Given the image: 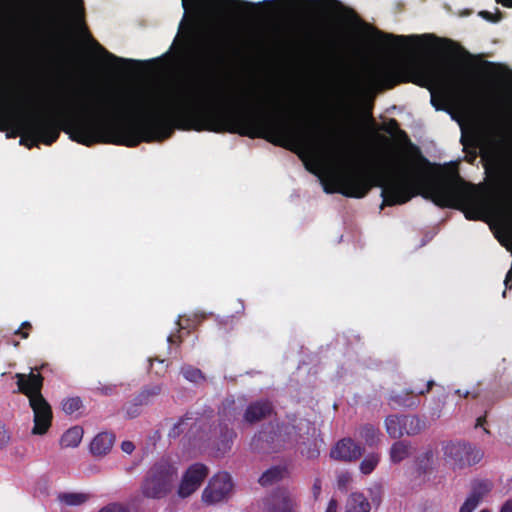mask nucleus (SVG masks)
<instances>
[{
    "mask_svg": "<svg viewBox=\"0 0 512 512\" xmlns=\"http://www.w3.org/2000/svg\"><path fill=\"white\" fill-rule=\"evenodd\" d=\"M220 90L178 89L164 97L161 105L146 109L143 94L111 93L109 99L114 106L128 111L119 115L122 119L130 115L140 118L132 122H118L119 127L104 131L97 122L86 121L84 130L76 133L78 141L91 144L96 141H110L114 145L136 147L142 142L163 141L172 136L174 130L209 131L232 133L252 139L261 138L275 146L296 153L306 169L314 172L307 159H317L322 152L336 151L339 146L331 135L319 133L292 121L286 115L267 112L262 109H223L208 105L220 98ZM222 96V93H221Z\"/></svg>",
    "mask_w": 512,
    "mask_h": 512,
    "instance_id": "f257e3e1",
    "label": "nucleus"
},
{
    "mask_svg": "<svg viewBox=\"0 0 512 512\" xmlns=\"http://www.w3.org/2000/svg\"><path fill=\"white\" fill-rule=\"evenodd\" d=\"M111 93L101 94L97 102L88 101L87 94L83 91V101H70L69 112L61 115L59 122L49 117L34 115L25 117L24 111L31 104V97L28 94H20L17 97L9 93L2 96L0 105V131L7 130L13 123H17L23 129L20 144L31 149L39 143L52 145L60 136V131L69 135L72 141L85 146H92L97 143L114 144L110 141H96L91 144H85L78 141L76 133L84 130L86 121L97 122L101 130L110 131L119 127L118 122L107 121V119H117V117L127 109L114 106L113 100L109 99Z\"/></svg>",
    "mask_w": 512,
    "mask_h": 512,
    "instance_id": "f03ea898",
    "label": "nucleus"
},
{
    "mask_svg": "<svg viewBox=\"0 0 512 512\" xmlns=\"http://www.w3.org/2000/svg\"><path fill=\"white\" fill-rule=\"evenodd\" d=\"M387 133H397L414 154L417 164L412 169H404L396 177L384 182L382 177H376L360 169H351L341 173L333 179L332 183H324L326 193H339L345 197L363 198L373 186L382 187V206L405 204L418 195V189L424 185V180L430 174L432 164L424 157L420 149L411 143L407 133L399 128L396 119L391 118L383 128Z\"/></svg>",
    "mask_w": 512,
    "mask_h": 512,
    "instance_id": "7ed1b4c3",
    "label": "nucleus"
},
{
    "mask_svg": "<svg viewBox=\"0 0 512 512\" xmlns=\"http://www.w3.org/2000/svg\"><path fill=\"white\" fill-rule=\"evenodd\" d=\"M373 82L384 89H392L400 83L412 82L431 93V105L436 110H446V93L437 95L436 89H446L451 82L441 66L433 61L426 60L411 65L397 63H383L372 71Z\"/></svg>",
    "mask_w": 512,
    "mask_h": 512,
    "instance_id": "20e7f679",
    "label": "nucleus"
},
{
    "mask_svg": "<svg viewBox=\"0 0 512 512\" xmlns=\"http://www.w3.org/2000/svg\"><path fill=\"white\" fill-rule=\"evenodd\" d=\"M430 175L425 178L424 185L420 187L421 194L431 199L441 208H455L464 212L469 220L482 218L484 204L478 188L464 181L459 175L454 180L429 181Z\"/></svg>",
    "mask_w": 512,
    "mask_h": 512,
    "instance_id": "39448f33",
    "label": "nucleus"
},
{
    "mask_svg": "<svg viewBox=\"0 0 512 512\" xmlns=\"http://www.w3.org/2000/svg\"><path fill=\"white\" fill-rule=\"evenodd\" d=\"M178 470L167 457L155 461L145 472L139 487L144 498L160 500L166 498L173 490Z\"/></svg>",
    "mask_w": 512,
    "mask_h": 512,
    "instance_id": "423d86ee",
    "label": "nucleus"
},
{
    "mask_svg": "<svg viewBox=\"0 0 512 512\" xmlns=\"http://www.w3.org/2000/svg\"><path fill=\"white\" fill-rule=\"evenodd\" d=\"M484 456L482 450L466 442H448L443 446L444 460L453 470H462L478 464Z\"/></svg>",
    "mask_w": 512,
    "mask_h": 512,
    "instance_id": "0eeeda50",
    "label": "nucleus"
},
{
    "mask_svg": "<svg viewBox=\"0 0 512 512\" xmlns=\"http://www.w3.org/2000/svg\"><path fill=\"white\" fill-rule=\"evenodd\" d=\"M228 39L220 33L208 32L197 44V52L201 59L210 66L223 65L227 60Z\"/></svg>",
    "mask_w": 512,
    "mask_h": 512,
    "instance_id": "6e6552de",
    "label": "nucleus"
},
{
    "mask_svg": "<svg viewBox=\"0 0 512 512\" xmlns=\"http://www.w3.org/2000/svg\"><path fill=\"white\" fill-rule=\"evenodd\" d=\"M341 19L347 24L363 27L370 34L372 40L379 44H390L393 42V44L399 45L407 43L410 40L421 39L419 36H395L393 34L384 33L364 22L352 8L344 7Z\"/></svg>",
    "mask_w": 512,
    "mask_h": 512,
    "instance_id": "1a4fd4ad",
    "label": "nucleus"
},
{
    "mask_svg": "<svg viewBox=\"0 0 512 512\" xmlns=\"http://www.w3.org/2000/svg\"><path fill=\"white\" fill-rule=\"evenodd\" d=\"M233 488L232 478L227 472L215 474L202 492V501L214 505L226 500Z\"/></svg>",
    "mask_w": 512,
    "mask_h": 512,
    "instance_id": "9d476101",
    "label": "nucleus"
},
{
    "mask_svg": "<svg viewBox=\"0 0 512 512\" xmlns=\"http://www.w3.org/2000/svg\"><path fill=\"white\" fill-rule=\"evenodd\" d=\"M50 371V365L48 363H44L39 367H34L31 369L30 373H16V384L18 387V392L25 395L28 400L31 397H38L42 395V388L44 377L41 372Z\"/></svg>",
    "mask_w": 512,
    "mask_h": 512,
    "instance_id": "9b49d317",
    "label": "nucleus"
},
{
    "mask_svg": "<svg viewBox=\"0 0 512 512\" xmlns=\"http://www.w3.org/2000/svg\"><path fill=\"white\" fill-rule=\"evenodd\" d=\"M209 474V469L202 463L190 465L184 472L178 487V495L187 498L196 492Z\"/></svg>",
    "mask_w": 512,
    "mask_h": 512,
    "instance_id": "f8f14e48",
    "label": "nucleus"
},
{
    "mask_svg": "<svg viewBox=\"0 0 512 512\" xmlns=\"http://www.w3.org/2000/svg\"><path fill=\"white\" fill-rule=\"evenodd\" d=\"M29 406L33 411L34 426L32 433L35 435L45 434L50 428L53 418L50 404L43 395H39L38 397H31Z\"/></svg>",
    "mask_w": 512,
    "mask_h": 512,
    "instance_id": "ddd939ff",
    "label": "nucleus"
},
{
    "mask_svg": "<svg viewBox=\"0 0 512 512\" xmlns=\"http://www.w3.org/2000/svg\"><path fill=\"white\" fill-rule=\"evenodd\" d=\"M435 382L433 380H428L426 382L425 389H420L417 392L411 389H405L399 392H391L388 398V404L391 408H406V409H415L420 405L419 396L425 395L431 391Z\"/></svg>",
    "mask_w": 512,
    "mask_h": 512,
    "instance_id": "4468645a",
    "label": "nucleus"
},
{
    "mask_svg": "<svg viewBox=\"0 0 512 512\" xmlns=\"http://www.w3.org/2000/svg\"><path fill=\"white\" fill-rule=\"evenodd\" d=\"M264 505L267 512H295L296 508L295 500L284 488H279L266 497Z\"/></svg>",
    "mask_w": 512,
    "mask_h": 512,
    "instance_id": "2eb2a0df",
    "label": "nucleus"
},
{
    "mask_svg": "<svg viewBox=\"0 0 512 512\" xmlns=\"http://www.w3.org/2000/svg\"><path fill=\"white\" fill-rule=\"evenodd\" d=\"M364 452V449L351 438L339 440L331 450V457L342 461L357 460Z\"/></svg>",
    "mask_w": 512,
    "mask_h": 512,
    "instance_id": "dca6fc26",
    "label": "nucleus"
},
{
    "mask_svg": "<svg viewBox=\"0 0 512 512\" xmlns=\"http://www.w3.org/2000/svg\"><path fill=\"white\" fill-rule=\"evenodd\" d=\"M273 410V405L268 400L254 401L247 406L243 420L248 424H255L270 417Z\"/></svg>",
    "mask_w": 512,
    "mask_h": 512,
    "instance_id": "f3484780",
    "label": "nucleus"
},
{
    "mask_svg": "<svg viewBox=\"0 0 512 512\" xmlns=\"http://www.w3.org/2000/svg\"><path fill=\"white\" fill-rule=\"evenodd\" d=\"M197 2H201L209 12L218 15L224 14L240 4H245L238 0H193L192 4ZM182 6L187 11L189 9L188 0H182Z\"/></svg>",
    "mask_w": 512,
    "mask_h": 512,
    "instance_id": "a211bd4d",
    "label": "nucleus"
},
{
    "mask_svg": "<svg viewBox=\"0 0 512 512\" xmlns=\"http://www.w3.org/2000/svg\"><path fill=\"white\" fill-rule=\"evenodd\" d=\"M115 435L109 432L97 434L90 443V451L94 456H104L112 449Z\"/></svg>",
    "mask_w": 512,
    "mask_h": 512,
    "instance_id": "6ab92c4d",
    "label": "nucleus"
},
{
    "mask_svg": "<svg viewBox=\"0 0 512 512\" xmlns=\"http://www.w3.org/2000/svg\"><path fill=\"white\" fill-rule=\"evenodd\" d=\"M236 436L237 434L234 429L229 428L227 425L222 426V424H219V436L215 442L217 453L220 455L228 453Z\"/></svg>",
    "mask_w": 512,
    "mask_h": 512,
    "instance_id": "aec40b11",
    "label": "nucleus"
},
{
    "mask_svg": "<svg viewBox=\"0 0 512 512\" xmlns=\"http://www.w3.org/2000/svg\"><path fill=\"white\" fill-rule=\"evenodd\" d=\"M493 488V483L489 479H474L471 482V491L468 497L476 503H480L485 496H487Z\"/></svg>",
    "mask_w": 512,
    "mask_h": 512,
    "instance_id": "412c9836",
    "label": "nucleus"
},
{
    "mask_svg": "<svg viewBox=\"0 0 512 512\" xmlns=\"http://www.w3.org/2000/svg\"><path fill=\"white\" fill-rule=\"evenodd\" d=\"M371 505L363 493H351L346 501L345 512H370Z\"/></svg>",
    "mask_w": 512,
    "mask_h": 512,
    "instance_id": "4be33fe9",
    "label": "nucleus"
},
{
    "mask_svg": "<svg viewBox=\"0 0 512 512\" xmlns=\"http://www.w3.org/2000/svg\"><path fill=\"white\" fill-rule=\"evenodd\" d=\"M412 453L411 443L408 441H396L392 444L389 452L390 461L398 464L407 459Z\"/></svg>",
    "mask_w": 512,
    "mask_h": 512,
    "instance_id": "5701e85b",
    "label": "nucleus"
},
{
    "mask_svg": "<svg viewBox=\"0 0 512 512\" xmlns=\"http://www.w3.org/2000/svg\"><path fill=\"white\" fill-rule=\"evenodd\" d=\"M83 32L85 34V37L91 42V44L95 47V49L100 52L101 54H103L108 60L110 61H113V62H121V63H125L129 66H136V65H139L140 62L139 61H136V60H131V59H124V58H120V57H117L115 56L114 54L110 53L109 51H107L103 46H101L93 37L92 35L90 34V32L88 31L85 23L83 22Z\"/></svg>",
    "mask_w": 512,
    "mask_h": 512,
    "instance_id": "b1692460",
    "label": "nucleus"
},
{
    "mask_svg": "<svg viewBox=\"0 0 512 512\" xmlns=\"http://www.w3.org/2000/svg\"><path fill=\"white\" fill-rule=\"evenodd\" d=\"M239 414L235 401L226 399L219 410V424L228 426L229 423H233L238 418Z\"/></svg>",
    "mask_w": 512,
    "mask_h": 512,
    "instance_id": "393cba45",
    "label": "nucleus"
},
{
    "mask_svg": "<svg viewBox=\"0 0 512 512\" xmlns=\"http://www.w3.org/2000/svg\"><path fill=\"white\" fill-rule=\"evenodd\" d=\"M83 429L80 426H74L69 428L61 436L60 445L63 448H74L77 447L83 438Z\"/></svg>",
    "mask_w": 512,
    "mask_h": 512,
    "instance_id": "a878e982",
    "label": "nucleus"
},
{
    "mask_svg": "<svg viewBox=\"0 0 512 512\" xmlns=\"http://www.w3.org/2000/svg\"><path fill=\"white\" fill-rule=\"evenodd\" d=\"M162 392V386L159 384L144 387L133 399L141 407L148 405L152 400L160 395Z\"/></svg>",
    "mask_w": 512,
    "mask_h": 512,
    "instance_id": "bb28decb",
    "label": "nucleus"
},
{
    "mask_svg": "<svg viewBox=\"0 0 512 512\" xmlns=\"http://www.w3.org/2000/svg\"><path fill=\"white\" fill-rule=\"evenodd\" d=\"M416 470L419 475L429 474L433 470L434 452L427 449L416 458Z\"/></svg>",
    "mask_w": 512,
    "mask_h": 512,
    "instance_id": "cd10ccee",
    "label": "nucleus"
},
{
    "mask_svg": "<svg viewBox=\"0 0 512 512\" xmlns=\"http://www.w3.org/2000/svg\"><path fill=\"white\" fill-rule=\"evenodd\" d=\"M286 469L280 466H273L262 473L258 482L261 486H270L277 483L284 477Z\"/></svg>",
    "mask_w": 512,
    "mask_h": 512,
    "instance_id": "c85d7f7f",
    "label": "nucleus"
},
{
    "mask_svg": "<svg viewBox=\"0 0 512 512\" xmlns=\"http://www.w3.org/2000/svg\"><path fill=\"white\" fill-rule=\"evenodd\" d=\"M423 423L416 415H402L403 435L414 436L421 432Z\"/></svg>",
    "mask_w": 512,
    "mask_h": 512,
    "instance_id": "c756f323",
    "label": "nucleus"
},
{
    "mask_svg": "<svg viewBox=\"0 0 512 512\" xmlns=\"http://www.w3.org/2000/svg\"><path fill=\"white\" fill-rule=\"evenodd\" d=\"M385 427L387 434L394 439L403 436L402 415H389L385 419Z\"/></svg>",
    "mask_w": 512,
    "mask_h": 512,
    "instance_id": "7c9ffc66",
    "label": "nucleus"
},
{
    "mask_svg": "<svg viewBox=\"0 0 512 512\" xmlns=\"http://www.w3.org/2000/svg\"><path fill=\"white\" fill-rule=\"evenodd\" d=\"M379 435V429L372 424H364L359 428V437L370 447L378 444Z\"/></svg>",
    "mask_w": 512,
    "mask_h": 512,
    "instance_id": "2f4dec72",
    "label": "nucleus"
},
{
    "mask_svg": "<svg viewBox=\"0 0 512 512\" xmlns=\"http://www.w3.org/2000/svg\"><path fill=\"white\" fill-rule=\"evenodd\" d=\"M89 495L85 493H63L59 495V500L69 506H77L85 503Z\"/></svg>",
    "mask_w": 512,
    "mask_h": 512,
    "instance_id": "473e14b6",
    "label": "nucleus"
},
{
    "mask_svg": "<svg viewBox=\"0 0 512 512\" xmlns=\"http://www.w3.org/2000/svg\"><path fill=\"white\" fill-rule=\"evenodd\" d=\"M380 456L377 453L368 454L360 464V470L363 474H370L378 465Z\"/></svg>",
    "mask_w": 512,
    "mask_h": 512,
    "instance_id": "72a5a7b5",
    "label": "nucleus"
},
{
    "mask_svg": "<svg viewBox=\"0 0 512 512\" xmlns=\"http://www.w3.org/2000/svg\"><path fill=\"white\" fill-rule=\"evenodd\" d=\"M181 373L184 376V378L190 382L197 383L200 380L205 379L202 371L191 365L183 366L181 368Z\"/></svg>",
    "mask_w": 512,
    "mask_h": 512,
    "instance_id": "f704fd0d",
    "label": "nucleus"
},
{
    "mask_svg": "<svg viewBox=\"0 0 512 512\" xmlns=\"http://www.w3.org/2000/svg\"><path fill=\"white\" fill-rule=\"evenodd\" d=\"M192 419L193 418L190 416V413H186L170 429V431L168 433L169 438H177V437H179L185 431L186 427L188 426L187 421L188 420H192Z\"/></svg>",
    "mask_w": 512,
    "mask_h": 512,
    "instance_id": "c9c22d12",
    "label": "nucleus"
},
{
    "mask_svg": "<svg viewBox=\"0 0 512 512\" xmlns=\"http://www.w3.org/2000/svg\"><path fill=\"white\" fill-rule=\"evenodd\" d=\"M82 405L83 404L80 397H70L62 401V409L68 415L78 411Z\"/></svg>",
    "mask_w": 512,
    "mask_h": 512,
    "instance_id": "e433bc0d",
    "label": "nucleus"
},
{
    "mask_svg": "<svg viewBox=\"0 0 512 512\" xmlns=\"http://www.w3.org/2000/svg\"><path fill=\"white\" fill-rule=\"evenodd\" d=\"M94 391L95 393L102 396H111L116 393L117 385L98 382L97 386L94 388Z\"/></svg>",
    "mask_w": 512,
    "mask_h": 512,
    "instance_id": "4c0bfd02",
    "label": "nucleus"
},
{
    "mask_svg": "<svg viewBox=\"0 0 512 512\" xmlns=\"http://www.w3.org/2000/svg\"><path fill=\"white\" fill-rule=\"evenodd\" d=\"M271 431L267 432L266 430H261L258 435L255 436L254 439H257V441H263L268 444H274L277 435V431L274 430L273 426H269Z\"/></svg>",
    "mask_w": 512,
    "mask_h": 512,
    "instance_id": "58836bf2",
    "label": "nucleus"
},
{
    "mask_svg": "<svg viewBox=\"0 0 512 512\" xmlns=\"http://www.w3.org/2000/svg\"><path fill=\"white\" fill-rule=\"evenodd\" d=\"M177 325L179 326L178 330L169 335L168 338H167V341L171 344V345H180L181 342H182V335H181V331L183 329H187L188 326L187 325H184L183 323V320L182 318H180L178 321H177Z\"/></svg>",
    "mask_w": 512,
    "mask_h": 512,
    "instance_id": "ea45409f",
    "label": "nucleus"
},
{
    "mask_svg": "<svg viewBox=\"0 0 512 512\" xmlns=\"http://www.w3.org/2000/svg\"><path fill=\"white\" fill-rule=\"evenodd\" d=\"M352 481L351 474L349 472H342L337 477L338 489L347 491L349 484Z\"/></svg>",
    "mask_w": 512,
    "mask_h": 512,
    "instance_id": "a19ab883",
    "label": "nucleus"
},
{
    "mask_svg": "<svg viewBox=\"0 0 512 512\" xmlns=\"http://www.w3.org/2000/svg\"><path fill=\"white\" fill-rule=\"evenodd\" d=\"M126 416L130 419L136 418L141 413V406L134 399L125 408Z\"/></svg>",
    "mask_w": 512,
    "mask_h": 512,
    "instance_id": "79ce46f5",
    "label": "nucleus"
},
{
    "mask_svg": "<svg viewBox=\"0 0 512 512\" xmlns=\"http://www.w3.org/2000/svg\"><path fill=\"white\" fill-rule=\"evenodd\" d=\"M32 329V325L28 321H24L20 328L15 331L16 335H19L22 339H27L29 337V331Z\"/></svg>",
    "mask_w": 512,
    "mask_h": 512,
    "instance_id": "37998d69",
    "label": "nucleus"
},
{
    "mask_svg": "<svg viewBox=\"0 0 512 512\" xmlns=\"http://www.w3.org/2000/svg\"><path fill=\"white\" fill-rule=\"evenodd\" d=\"M479 504L469 497L466 498L465 502L460 507L459 512H473Z\"/></svg>",
    "mask_w": 512,
    "mask_h": 512,
    "instance_id": "c03bdc74",
    "label": "nucleus"
},
{
    "mask_svg": "<svg viewBox=\"0 0 512 512\" xmlns=\"http://www.w3.org/2000/svg\"><path fill=\"white\" fill-rule=\"evenodd\" d=\"M7 138H14L18 135L22 136L23 129L17 123H13L7 130Z\"/></svg>",
    "mask_w": 512,
    "mask_h": 512,
    "instance_id": "a18cd8bd",
    "label": "nucleus"
},
{
    "mask_svg": "<svg viewBox=\"0 0 512 512\" xmlns=\"http://www.w3.org/2000/svg\"><path fill=\"white\" fill-rule=\"evenodd\" d=\"M10 441V434L3 425L0 424V448L5 447Z\"/></svg>",
    "mask_w": 512,
    "mask_h": 512,
    "instance_id": "49530a36",
    "label": "nucleus"
},
{
    "mask_svg": "<svg viewBox=\"0 0 512 512\" xmlns=\"http://www.w3.org/2000/svg\"><path fill=\"white\" fill-rule=\"evenodd\" d=\"M321 490H322V482L320 480V478H315L314 482H313V486H312V494H313V498L314 500H317L321 494Z\"/></svg>",
    "mask_w": 512,
    "mask_h": 512,
    "instance_id": "de8ad7c7",
    "label": "nucleus"
},
{
    "mask_svg": "<svg viewBox=\"0 0 512 512\" xmlns=\"http://www.w3.org/2000/svg\"><path fill=\"white\" fill-rule=\"evenodd\" d=\"M99 512H128L124 507L119 504H109L103 507Z\"/></svg>",
    "mask_w": 512,
    "mask_h": 512,
    "instance_id": "09e8293b",
    "label": "nucleus"
},
{
    "mask_svg": "<svg viewBox=\"0 0 512 512\" xmlns=\"http://www.w3.org/2000/svg\"><path fill=\"white\" fill-rule=\"evenodd\" d=\"M121 449L123 452L131 454L135 449V445L131 441H123L121 443Z\"/></svg>",
    "mask_w": 512,
    "mask_h": 512,
    "instance_id": "8fccbe9b",
    "label": "nucleus"
},
{
    "mask_svg": "<svg viewBox=\"0 0 512 512\" xmlns=\"http://www.w3.org/2000/svg\"><path fill=\"white\" fill-rule=\"evenodd\" d=\"M505 290L503 292V296L506 295V290L512 288V268L507 272L505 280H504Z\"/></svg>",
    "mask_w": 512,
    "mask_h": 512,
    "instance_id": "3c124183",
    "label": "nucleus"
},
{
    "mask_svg": "<svg viewBox=\"0 0 512 512\" xmlns=\"http://www.w3.org/2000/svg\"><path fill=\"white\" fill-rule=\"evenodd\" d=\"M338 503L335 499H331L328 503V506L326 508L325 512H337Z\"/></svg>",
    "mask_w": 512,
    "mask_h": 512,
    "instance_id": "603ef678",
    "label": "nucleus"
},
{
    "mask_svg": "<svg viewBox=\"0 0 512 512\" xmlns=\"http://www.w3.org/2000/svg\"><path fill=\"white\" fill-rule=\"evenodd\" d=\"M500 512H512V499L507 500L502 505Z\"/></svg>",
    "mask_w": 512,
    "mask_h": 512,
    "instance_id": "864d4df0",
    "label": "nucleus"
},
{
    "mask_svg": "<svg viewBox=\"0 0 512 512\" xmlns=\"http://www.w3.org/2000/svg\"><path fill=\"white\" fill-rule=\"evenodd\" d=\"M294 429H295V426H293V425H285V424H283L281 426H277V430L278 431H282L283 430L286 433H290V431L294 430Z\"/></svg>",
    "mask_w": 512,
    "mask_h": 512,
    "instance_id": "5fc2aeb1",
    "label": "nucleus"
},
{
    "mask_svg": "<svg viewBox=\"0 0 512 512\" xmlns=\"http://www.w3.org/2000/svg\"><path fill=\"white\" fill-rule=\"evenodd\" d=\"M58 8L61 13L65 14L67 12V4L65 0H58Z\"/></svg>",
    "mask_w": 512,
    "mask_h": 512,
    "instance_id": "6e6d98bb",
    "label": "nucleus"
},
{
    "mask_svg": "<svg viewBox=\"0 0 512 512\" xmlns=\"http://www.w3.org/2000/svg\"><path fill=\"white\" fill-rule=\"evenodd\" d=\"M486 423V416H480L477 418L476 420V427H483L484 424Z\"/></svg>",
    "mask_w": 512,
    "mask_h": 512,
    "instance_id": "4d7b16f0",
    "label": "nucleus"
},
{
    "mask_svg": "<svg viewBox=\"0 0 512 512\" xmlns=\"http://www.w3.org/2000/svg\"><path fill=\"white\" fill-rule=\"evenodd\" d=\"M480 16H482L486 20H489V21L492 20V13L489 11H481Z\"/></svg>",
    "mask_w": 512,
    "mask_h": 512,
    "instance_id": "13d9d810",
    "label": "nucleus"
},
{
    "mask_svg": "<svg viewBox=\"0 0 512 512\" xmlns=\"http://www.w3.org/2000/svg\"><path fill=\"white\" fill-rule=\"evenodd\" d=\"M498 2L502 3V5L506 7H512V0H497Z\"/></svg>",
    "mask_w": 512,
    "mask_h": 512,
    "instance_id": "bf43d9fd",
    "label": "nucleus"
},
{
    "mask_svg": "<svg viewBox=\"0 0 512 512\" xmlns=\"http://www.w3.org/2000/svg\"><path fill=\"white\" fill-rule=\"evenodd\" d=\"M372 502L379 505L381 502V496L380 495L372 496Z\"/></svg>",
    "mask_w": 512,
    "mask_h": 512,
    "instance_id": "052dcab7",
    "label": "nucleus"
},
{
    "mask_svg": "<svg viewBox=\"0 0 512 512\" xmlns=\"http://www.w3.org/2000/svg\"><path fill=\"white\" fill-rule=\"evenodd\" d=\"M456 394H458L459 396H463V397L467 398V397L469 396V394H470V393H469L468 391H466V392H461V390H460V389H458V390H456Z\"/></svg>",
    "mask_w": 512,
    "mask_h": 512,
    "instance_id": "680f3d73",
    "label": "nucleus"
},
{
    "mask_svg": "<svg viewBox=\"0 0 512 512\" xmlns=\"http://www.w3.org/2000/svg\"><path fill=\"white\" fill-rule=\"evenodd\" d=\"M484 65L487 66V67H492V68H495L496 67V64L492 63V62H489V61H485L484 62Z\"/></svg>",
    "mask_w": 512,
    "mask_h": 512,
    "instance_id": "e2e57ef3",
    "label": "nucleus"
},
{
    "mask_svg": "<svg viewBox=\"0 0 512 512\" xmlns=\"http://www.w3.org/2000/svg\"><path fill=\"white\" fill-rule=\"evenodd\" d=\"M182 320H183L184 325H187V326H188V328L186 329V330H187V333H190V330H188V329H189V324H188L189 319H185V320H184V319L182 318Z\"/></svg>",
    "mask_w": 512,
    "mask_h": 512,
    "instance_id": "0e129e2a",
    "label": "nucleus"
},
{
    "mask_svg": "<svg viewBox=\"0 0 512 512\" xmlns=\"http://www.w3.org/2000/svg\"><path fill=\"white\" fill-rule=\"evenodd\" d=\"M318 454H319V451L313 450L312 453L309 455V457H314V456H317Z\"/></svg>",
    "mask_w": 512,
    "mask_h": 512,
    "instance_id": "69168bd1",
    "label": "nucleus"
},
{
    "mask_svg": "<svg viewBox=\"0 0 512 512\" xmlns=\"http://www.w3.org/2000/svg\"><path fill=\"white\" fill-rule=\"evenodd\" d=\"M80 11H81V13H83V12H84V8H83V6H82V3L80 4Z\"/></svg>",
    "mask_w": 512,
    "mask_h": 512,
    "instance_id": "338daca9",
    "label": "nucleus"
},
{
    "mask_svg": "<svg viewBox=\"0 0 512 512\" xmlns=\"http://www.w3.org/2000/svg\"><path fill=\"white\" fill-rule=\"evenodd\" d=\"M480 512H489L487 509L481 510Z\"/></svg>",
    "mask_w": 512,
    "mask_h": 512,
    "instance_id": "774afa93",
    "label": "nucleus"
}]
</instances>
